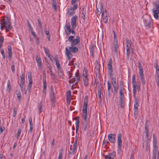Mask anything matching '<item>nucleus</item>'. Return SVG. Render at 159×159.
<instances>
[{
  "label": "nucleus",
  "instance_id": "obj_27",
  "mask_svg": "<svg viewBox=\"0 0 159 159\" xmlns=\"http://www.w3.org/2000/svg\"><path fill=\"white\" fill-rule=\"evenodd\" d=\"M107 91L108 92V96L110 97V90L111 88V85L109 81L107 82Z\"/></svg>",
  "mask_w": 159,
  "mask_h": 159
},
{
  "label": "nucleus",
  "instance_id": "obj_14",
  "mask_svg": "<svg viewBox=\"0 0 159 159\" xmlns=\"http://www.w3.org/2000/svg\"><path fill=\"white\" fill-rule=\"evenodd\" d=\"M65 50L66 55L68 58V60H70L72 57V54L71 53L70 50H69L67 48H66Z\"/></svg>",
  "mask_w": 159,
  "mask_h": 159
},
{
  "label": "nucleus",
  "instance_id": "obj_30",
  "mask_svg": "<svg viewBox=\"0 0 159 159\" xmlns=\"http://www.w3.org/2000/svg\"><path fill=\"white\" fill-rule=\"evenodd\" d=\"M86 14V9L84 7L82 8V17L84 20H85V15Z\"/></svg>",
  "mask_w": 159,
  "mask_h": 159
},
{
  "label": "nucleus",
  "instance_id": "obj_36",
  "mask_svg": "<svg viewBox=\"0 0 159 159\" xmlns=\"http://www.w3.org/2000/svg\"><path fill=\"white\" fill-rule=\"evenodd\" d=\"M43 48L46 55L48 56V58H50V53L49 52V51L45 47H43Z\"/></svg>",
  "mask_w": 159,
  "mask_h": 159
},
{
  "label": "nucleus",
  "instance_id": "obj_59",
  "mask_svg": "<svg viewBox=\"0 0 159 159\" xmlns=\"http://www.w3.org/2000/svg\"><path fill=\"white\" fill-rule=\"evenodd\" d=\"M1 53L2 56V57L4 59L5 58V55L4 53V50L3 49H2L1 50Z\"/></svg>",
  "mask_w": 159,
  "mask_h": 159
},
{
  "label": "nucleus",
  "instance_id": "obj_63",
  "mask_svg": "<svg viewBox=\"0 0 159 159\" xmlns=\"http://www.w3.org/2000/svg\"><path fill=\"white\" fill-rule=\"evenodd\" d=\"M143 72V69H139V75H144Z\"/></svg>",
  "mask_w": 159,
  "mask_h": 159
},
{
  "label": "nucleus",
  "instance_id": "obj_17",
  "mask_svg": "<svg viewBox=\"0 0 159 159\" xmlns=\"http://www.w3.org/2000/svg\"><path fill=\"white\" fill-rule=\"evenodd\" d=\"M36 60L37 61V65L39 69L41 70L42 68V61L40 58L39 57L37 56L36 58Z\"/></svg>",
  "mask_w": 159,
  "mask_h": 159
},
{
  "label": "nucleus",
  "instance_id": "obj_13",
  "mask_svg": "<svg viewBox=\"0 0 159 159\" xmlns=\"http://www.w3.org/2000/svg\"><path fill=\"white\" fill-rule=\"evenodd\" d=\"M80 38L79 35H77L75 39H74L72 43H71L72 46H74L77 45L80 42Z\"/></svg>",
  "mask_w": 159,
  "mask_h": 159
},
{
  "label": "nucleus",
  "instance_id": "obj_10",
  "mask_svg": "<svg viewBox=\"0 0 159 159\" xmlns=\"http://www.w3.org/2000/svg\"><path fill=\"white\" fill-rule=\"evenodd\" d=\"M116 134H110L108 135V140L112 143H114L116 142Z\"/></svg>",
  "mask_w": 159,
  "mask_h": 159
},
{
  "label": "nucleus",
  "instance_id": "obj_18",
  "mask_svg": "<svg viewBox=\"0 0 159 159\" xmlns=\"http://www.w3.org/2000/svg\"><path fill=\"white\" fill-rule=\"evenodd\" d=\"M113 50L114 51L115 53L116 54L117 53L118 50L119 48V45L118 44V41H115L113 43Z\"/></svg>",
  "mask_w": 159,
  "mask_h": 159
},
{
  "label": "nucleus",
  "instance_id": "obj_32",
  "mask_svg": "<svg viewBox=\"0 0 159 159\" xmlns=\"http://www.w3.org/2000/svg\"><path fill=\"white\" fill-rule=\"evenodd\" d=\"M88 126L87 121L84 122L82 125L83 129L84 131H86L87 130Z\"/></svg>",
  "mask_w": 159,
  "mask_h": 159
},
{
  "label": "nucleus",
  "instance_id": "obj_22",
  "mask_svg": "<svg viewBox=\"0 0 159 159\" xmlns=\"http://www.w3.org/2000/svg\"><path fill=\"white\" fill-rule=\"evenodd\" d=\"M8 57L10 59H11L12 57V50L11 47V45H9L8 46Z\"/></svg>",
  "mask_w": 159,
  "mask_h": 159
},
{
  "label": "nucleus",
  "instance_id": "obj_46",
  "mask_svg": "<svg viewBox=\"0 0 159 159\" xmlns=\"http://www.w3.org/2000/svg\"><path fill=\"white\" fill-rule=\"evenodd\" d=\"M43 93H44L45 94H46V89L47 87V83H45L44 81V83H43Z\"/></svg>",
  "mask_w": 159,
  "mask_h": 159
},
{
  "label": "nucleus",
  "instance_id": "obj_4",
  "mask_svg": "<svg viewBox=\"0 0 159 159\" xmlns=\"http://www.w3.org/2000/svg\"><path fill=\"white\" fill-rule=\"evenodd\" d=\"M73 7H71L68 8L67 9V14L69 16H71L73 15L75 12V10L77 9L78 7V4H75Z\"/></svg>",
  "mask_w": 159,
  "mask_h": 159
},
{
  "label": "nucleus",
  "instance_id": "obj_19",
  "mask_svg": "<svg viewBox=\"0 0 159 159\" xmlns=\"http://www.w3.org/2000/svg\"><path fill=\"white\" fill-rule=\"evenodd\" d=\"M83 80L84 86L85 87L87 86L89 84V80L88 77H86V75L83 77Z\"/></svg>",
  "mask_w": 159,
  "mask_h": 159
},
{
  "label": "nucleus",
  "instance_id": "obj_39",
  "mask_svg": "<svg viewBox=\"0 0 159 159\" xmlns=\"http://www.w3.org/2000/svg\"><path fill=\"white\" fill-rule=\"evenodd\" d=\"M155 10H157L159 11V1H156L155 2Z\"/></svg>",
  "mask_w": 159,
  "mask_h": 159
},
{
  "label": "nucleus",
  "instance_id": "obj_57",
  "mask_svg": "<svg viewBox=\"0 0 159 159\" xmlns=\"http://www.w3.org/2000/svg\"><path fill=\"white\" fill-rule=\"evenodd\" d=\"M25 84H20L19 85L20 87L21 90L23 92L24 89V85Z\"/></svg>",
  "mask_w": 159,
  "mask_h": 159
},
{
  "label": "nucleus",
  "instance_id": "obj_23",
  "mask_svg": "<svg viewBox=\"0 0 159 159\" xmlns=\"http://www.w3.org/2000/svg\"><path fill=\"white\" fill-rule=\"evenodd\" d=\"M96 8L98 14L99 15L101 13H102V12H104L105 11H104V10H103V7L102 4L100 5L99 8H97V7H96Z\"/></svg>",
  "mask_w": 159,
  "mask_h": 159
},
{
  "label": "nucleus",
  "instance_id": "obj_52",
  "mask_svg": "<svg viewBox=\"0 0 159 159\" xmlns=\"http://www.w3.org/2000/svg\"><path fill=\"white\" fill-rule=\"evenodd\" d=\"M27 25L30 31L33 30V29L32 26L30 25L29 20H27Z\"/></svg>",
  "mask_w": 159,
  "mask_h": 159
},
{
  "label": "nucleus",
  "instance_id": "obj_21",
  "mask_svg": "<svg viewBox=\"0 0 159 159\" xmlns=\"http://www.w3.org/2000/svg\"><path fill=\"white\" fill-rule=\"evenodd\" d=\"M125 90L123 87H121L119 90V94L120 95V98H124V96L123 94V91Z\"/></svg>",
  "mask_w": 159,
  "mask_h": 159
},
{
  "label": "nucleus",
  "instance_id": "obj_8",
  "mask_svg": "<svg viewBox=\"0 0 159 159\" xmlns=\"http://www.w3.org/2000/svg\"><path fill=\"white\" fill-rule=\"evenodd\" d=\"M144 24L146 28L147 29H149L151 25V21L150 18L143 19Z\"/></svg>",
  "mask_w": 159,
  "mask_h": 159
},
{
  "label": "nucleus",
  "instance_id": "obj_9",
  "mask_svg": "<svg viewBox=\"0 0 159 159\" xmlns=\"http://www.w3.org/2000/svg\"><path fill=\"white\" fill-rule=\"evenodd\" d=\"M95 67L96 68V75L97 77H99L100 75V64L96 61L95 63Z\"/></svg>",
  "mask_w": 159,
  "mask_h": 159
},
{
  "label": "nucleus",
  "instance_id": "obj_24",
  "mask_svg": "<svg viewBox=\"0 0 159 159\" xmlns=\"http://www.w3.org/2000/svg\"><path fill=\"white\" fill-rule=\"evenodd\" d=\"M73 46H71L69 47V48L70 50V51L73 53H75L77 52L78 50V48L76 47H73Z\"/></svg>",
  "mask_w": 159,
  "mask_h": 159
},
{
  "label": "nucleus",
  "instance_id": "obj_28",
  "mask_svg": "<svg viewBox=\"0 0 159 159\" xmlns=\"http://www.w3.org/2000/svg\"><path fill=\"white\" fill-rule=\"evenodd\" d=\"M11 90L10 87V81L8 80L7 82V85L6 87V90L7 91L10 92Z\"/></svg>",
  "mask_w": 159,
  "mask_h": 159
},
{
  "label": "nucleus",
  "instance_id": "obj_44",
  "mask_svg": "<svg viewBox=\"0 0 159 159\" xmlns=\"http://www.w3.org/2000/svg\"><path fill=\"white\" fill-rule=\"evenodd\" d=\"M94 50V47L93 45H92L89 48V52L91 54L92 56H93V52Z\"/></svg>",
  "mask_w": 159,
  "mask_h": 159
},
{
  "label": "nucleus",
  "instance_id": "obj_61",
  "mask_svg": "<svg viewBox=\"0 0 159 159\" xmlns=\"http://www.w3.org/2000/svg\"><path fill=\"white\" fill-rule=\"evenodd\" d=\"M77 147V146H75V145H73V148L72 150L71 151V153L72 154H74L75 152V149Z\"/></svg>",
  "mask_w": 159,
  "mask_h": 159
},
{
  "label": "nucleus",
  "instance_id": "obj_54",
  "mask_svg": "<svg viewBox=\"0 0 159 159\" xmlns=\"http://www.w3.org/2000/svg\"><path fill=\"white\" fill-rule=\"evenodd\" d=\"M50 95H51V97L53 98V97H55L54 91L53 89L52 88V87H51V88Z\"/></svg>",
  "mask_w": 159,
  "mask_h": 159
},
{
  "label": "nucleus",
  "instance_id": "obj_34",
  "mask_svg": "<svg viewBox=\"0 0 159 159\" xmlns=\"http://www.w3.org/2000/svg\"><path fill=\"white\" fill-rule=\"evenodd\" d=\"M63 154V149L61 148L59 151V152L57 159H62Z\"/></svg>",
  "mask_w": 159,
  "mask_h": 159
},
{
  "label": "nucleus",
  "instance_id": "obj_37",
  "mask_svg": "<svg viewBox=\"0 0 159 159\" xmlns=\"http://www.w3.org/2000/svg\"><path fill=\"white\" fill-rule=\"evenodd\" d=\"M126 47H131V40L128 39H126Z\"/></svg>",
  "mask_w": 159,
  "mask_h": 159
},
{
  "label": "nucleus",
  "instance_id": "obj_40",
  "mask_svg": "<svg viewBox=\"0 0 159 159\" xmlns=\"http://www.w3.org/2000/svg\"><path fill=\"white\" fill-rule=\"evenodd\" d=\"M140 80L143 85H145V81L144 75H140Z\"/></svg>",
  "mask_w": 159,
  "mask_h": 159
},
{
  "label": "nucleus",
  "instance_id": "obj_62",
  "mask_svg": "<svg viewBox=\"0 0 159 159\" xmlns=\"http://www.w3.org/2000/svg\"><path fill=\"white\" fill-rule=\"evenodd\" d=\"M113 35H114V42H115V41H118L117 39H116V33L114 31H113Z\"/></svg>",
  "mask_w": 159,
  "mask_h": 159
},
{
  "label": "nucleus",
  "instance_id": "obj_42",
  "mask_svg": "<svg viewBox=\"0 0 159 159\" xmlns=\"http://www.w3.org/2000/svg\"><path fill=\"white\" fill-rule=\"evenodd\" d=\"M58 71V74L59 76L61 77H62L63 75V71L61 69V68L58 69H57Z\"/></svg>",
  "mask_w": 159,
  "mask_h": 159
},
{
  "label": "nucleus",
  "instance_id": "obj_45",
  "mask_svg": "<svg viewBox=\"0 0 159 159\" xmlns=\"http://www.w3.org/2000/svg\"><path fill=\"white\" fill-rule=\"evenodd\" d=\"M42 103L41 102H40V104L38 106V108L39 110V113L40 114L41 112L43 111V109L42 107Z\"/></svg>",
  "mask_w": 159,
  "mask_h": 159
},
{
  "label": "nucleus",
  "instance_id": "obj_20",
  "mask_svg": "<svg viewBox=\"0 0 159 159\" xmlns=\"http://www.w3.org/2000/svg\"><path fill=\"white\" fill-rule=\"evenodd\" d=\"M54 60L56 63V66L57 69L61 68V66L59 63V61L58 60V57L57 56L55 57H54Z\"/></svg>",
  "mask_w": 159,
  "mask_h": 159
},
{
  "label": "nucleus",
  "instance_id": "obj_33",
  "mask_svg": "<svg viewBox=\"0 0 159 159\" xmlns=\"http://www.w3.org/2000/svg\"><path fill=\"white\" fill-rule=\"evenodd\" d=\"M145 131H144V133L146 134V137L147 138H148V125H145Z\"/></svg>",
  "mask_w": 159,
  "mask_h": 159
},
{
  "label": "nucleus",
  "instance_id": "obj_7",
  "mask_svg": "<svg viewBox=\"0 0 159 159\" xmlns=\"http://www.w3.org/2000/svg\"><path fill=\"white\" fill-rule=\"evenodd\" d=\"M28 78L29 83L28 84V91L30 92L31 90L32 84V77L31 73L30 72L28 74Z\"/></svg>",
  "mask_w": 159,
  "mask_h": 159
},
{
  "label": "nucleus",
  "instance_id": "obj_53",
  "mask_svg": "<svg viewBox=\"0 0 159 159\" xmlns=\"http://www.w3.org/2000/svg\"><path fill=\"white\" fill-rule=\"evenodd\" d=\"M87 72V70L84 69L83 72V76L84 77L86 75V77H88Z\"/></svg>",
  "mask_w": 159,
  "mask_h": 159
},
{
  "label": "nucleus",
  "instance_id": "obj_12",
  "mask_svg": "<svg viewBox=\"0 0 159 159\" xmlns=\"http://www.w3.org/2000/svg\"><path fill=\"white\" fill-rule=\"evenodd\" d=\"M107 13L106 10H105L104 12H102V15L103 21L105 23H106L107 22L108 18Z\"/></svg>",
  "mask_w": 159,
  "mask_h": 159
},
{
  "label": "nucleus",
  "instance_id": "obj_35",
  "mask_svg": "<svg viewBox=\"0 0 159 159\" xmlns=\"http://www.w3.org/2000/svg\"><path fill=\"white\" fill-rule=\"evenodd\" d=\"M16 94L18 99L19 100V101H20L21 100V97L20 91L19 90H17L16 91Z\"/></svg>",
  "mask_w": 159,
  "mask_h": 159
},
{
  "label": "nucleus",
  "instance_id": "obj_1",
  "mask_svg": "<svg viewBox=\"0 0 159 159\" xmlns=\"http://www.w3.org/2000/svg\"><path fill=\"white\" fill-rule=\"evenodd\" d=\"M112 61L111 58H110L108 61L107 65L108 72V75L110 78H111V84L113 86L117 85L116 84V78H112L113 75L112 68Z\"/></svg>",
  "mask_w": 159,
  "mask_h": 159
},
{
  "label": "nucleus",
  "instance_id": "obj_29",
  "mask_svg": "<svg viewBox=\"0 0 159 159\" xmlns=\"http://www.w3.org/2000/svg\"><path fill=\"white\" fill-rule=\"evenodd\" d=\"M155 80L157 85L159 86V73L155 74Z\"/></svg>",
  "mask_w": 159,
  "mask_h": 159
},
{
  "label": "nucleus",
  "instance_id": "obj_60",
  "mask_svg": "<svg viewBox=\"0 0 159 159\" xmlns=\"http://www.w3.org/2000/svg\"><path fill=\"white\" fill-rule=\"evenodd\" d=\"M21 132V130L20 129H19L18 131L17 132V137L18 138L20 135Z\"/></svg>",
  "mask_w": 159,
  "mask_h": 159
},
{
  "label": "nucleus",
  "instance_id": "obj_55",
  "mask_svg": "<svg viewBox=\"0 0 159 159\" xmlns=\"http://www.w3.org/2000/svg\"><path fill=\"white\" fill-rule=\"evenodd\" d=\"M113 87L114 90V93L116 94L118 92V89L117 87V85L113 86Z\"/></svg>",
  "mask_w": 159,
  "mask_h": 159
},
{
  "label": "nucleus",
  "instance_id": "obj_2",
  "mask_svg": "<svg viewBox=\"0 0 159 159\" xmlns=\"http://www.w3.org/2000/svg\"><path fill=\"white\" fill-rule=\"evenodd\" d=\"M76 16H73L71 18V24L72 27L71 28H70V24L69 23H66V29L69 32V33L67 34L68 35H70V33L72 34H75V32L74 30L76 26Z\"/></svg>",
  "mask_w": 159,
  "mask_h": 159
},
{
  "label": "nucleus",
  "instance_id": "obj_41",
  "mask_svg": "<svg viewBox=\"0 0 159 159\" xmlns=\"http://www.w3.org/2000/svg\"><path fill=\"white\" fill-rule=\"evenodd\" d=\"M126 55L128 59H129V56L130 55V47H126Z\"/></svg>",
  "mask_w": 159,
  "mask_h": 159
},
{
  "label": "nucleus",
  "instance_id": "obj_31",
  "mask_svg": "<svg viewBox=\"0 0 159 159\" xmlns=\"http://www.w3.org/2000/svg\"><path fill=\"white\" fill-rule=\"evenodd\" d=\"M124 98H120V106L121 108H124V107L125 103L124 102Z\"/></svg>",
  "mask_w": 159,
  "mask_h": 159
},
{
  "label": "nucleus",
  "instance_id": "obj_11",
  "mask_svg": "<svg viewBox=\"0 0 159 159\" xmlns=\"http://www.w3.org/2000/svg\"><path fill=\"white\" fill-rule=\"evenodd\" d=\"M153 146L154 153L156 152L157 150V141L155 137L154 136V134L153 135Z\"/></svg>",
  "mask_w": 159,
  "mask_h": 159
},
{
  "label": "nucleus",
  "instance_id": "obj_58",
  "mask_svg": "<svg viewBox=\"0 0 159 159\" xmlns=\"http://www.w3.org/2000/svg\"><path fill=\"white\" fill-rule=\"evenodd\" d=\"M74 36H70L69 37L68 40L69 42H71V43H72V42L74 39Z\"/></svg>",
  "mask_w": 159,
  "mask_h": 159
},
{
  "label": "nucleus",
  "instance_id": "obj_50",
  "mask_svg": "<svg viewBox=\"0 0 159 159\" xmlns=\"http://www.w3.org/2000/svg\"><path fill=\"white\" fill-rule=\"evenodd\" d=\"M139 106V104L136 103L134 104V111L135 112H137L138 111V109Z\"/></svg>",
  "mask_w": 159,
  "mask_h": 159
},
{
  "label": "nucleus",
  "instance_id": "obj_5",
  "mask_svg": "<svg viewBox=\"0 0 159 159\" xmlns=\"http://www.w3.org/2000/svg\"><path fill=\"white\" fill-rule=\"evenodd\" d=\"M122 137L121 134L119 133L118 135L117 140L118 151H120L121 149L122 146Z\"/></svg>",
  "mask_w": 159,
  "mask_h": 159
},
{
  "label": "nucleus",
  "instance_id": "obj_38",
  "mask_svg": "<svg viewBox=\"0 0 159 159\" xmlns=\"http://www.w3.org/2000/svg\"><path fill=\"white\" fill-rule=\"evenodd\" d=\"M154 66L156 68L155 74L159 73V67L157 62H155Z\"/></svg>",
  "mask_w": 159,
  "mask_h": 159
},
{
  "label": "nucleus",
  "instance_id": "obj_15",
  "mask_svg": "<svg viewBox=\"0 0 159 159\" xmlns=\"http://www.w3.org/2000/svg\"><path fill=\"white\" fill-rule=\"evenodd\" d=\"M79 116H77L75 118H73V119L74 120H76V122L75 123V127H76V133L77 134V131H78V130L79 128Z\"/></svg>",
  "mask_w": 159,
  "mask_h": 159
},
{
  "label": "nucleus",
  "instance_id": "obj_51",
  "mask_svg": "<svg viewBox=\"0 0 159 159\" xmlns=\"http://www.w3.org/2000/svg\"><path fill=\"white\" fill-rule=\"evenodd\" d=\"M13 117H15L16 116L17 114V110L16 108L14 107L13 108Z\"/></svg>",
  "mask_w": 159,
  "mask_h": 159
},
{
  "label": "nucleus",
  "instance_id": "obj_6",
  "mask_svg": "<svg viewBox=\"0 0 159 159\" xmlns=\"http://www.w3.org/2000/svg\"><path fill=\"white\" fill-rule=\"evenodd\" d=\"M1 25H3L4 28H7L8 27L11 26V23L8 19L6 20L5 19H2L0 22Z\"/></svg>",
  "mask_w": 159,
  "mask_h": 159
},
{
  "label": "nucleus",
  "instance_id": "obj_56",
  "mask_svg": "<svg viewBox=\"0 0 159 159\" xmlns=\"http://www.w3.org/2000/svg\"><path fill=\"white\" fill-rule=\"evenodd\" d=\"M43 75H44V77L43 78V83H44V81L45 83H46V73H45L44 71H43Z\"/></svg>",
  "mask_w": 159,
  "mask_h": 159
},
{
  "label": "nucleus",
  "instance_id": "obj_64",
  "mask_svg": "<svg viewBox=\"0 0 159 159\" xmlns=\"http://www.w3.org/2000/svg\"><path fill=\"white\" fill-rule=\"evenodd\" d=\"M20 84H25V78L20 77Z\"/></svg>",
  "mask_w": 159,
  "mask_h": 159
},
{
  "label": "nucleus",
  "instance_id": "obj_43",
  "mask_svg": "<svg viewBox=\"0 0 159 159\" xmlns=\"http://www.w3.org/2000/svg\"><path fill=\"white\" fill-rule=\"evenodd\" d=\"M88 104H84L83 107V113L87 112Z\"/></svg>",
  "mask_w": 159,
  "mask_h": 159
},
{
  "label": "nucleus",
  "instance_id": "obj_26",
  "mask_svg": "<svg viewBox=\"0 0 159 159\" xmlns=\"http://www.w3.org/2000/svg\"><path fill=\"white\" fill-rule=\"evenodd\" d=\"M153 11L154 18L156 19H158L159 18L158 14H159V11L157 10H155L154 9H153Z\"/></svg>",
  "mask_w": 159,
  "mask_h": 159
},
{
  "label": "nucleus",
  "instance_id": "obj_16",
  "mask_svg": "<svg viewBox=\"0 0 159 159\" xmlns=\"http://www.w3.org/2000/svg\"><path fill=\"white\" fill-rule=\"evenodd\" d=\"M116 156V152L113 151L112 152L109 153L107 156L105 157H107L108 159H113Z\"/></svg>",
  "mask_w": 159,
  "mask_h": 159
},
{
  "label": "nucleus",
  "instance_id": "obj_3",
  "mask_svg": "<svg viewBox=\"0 0 159 159\" xmlns=\"http://www.w3.org/2000/svg\"><path fill=\"white\" fill-rule=\"evenodd\" d=\"M132 84L133 87V93L134 97L135 96L137 90L138 91H139L140 90L141 88L140 86V84L139 83L137 84L135 81V75L134 74L132 77Z\"/></svg>",
  "mask_w": 159,
  "mask_h": 159
},
{
  "label": "nucleus",
  "instance_id": "obj_48",
  "mask_svg": "<svg viewBox=\"0 0 159 159\" xmlns=\"http://www.w3.org/2000/svg\"><path fill=\"white\" fill-rule=\"evenodd\" d=\"M88 96H86L84 98V104H88Z\"/></svg>",
  "mask_w": 159,
  "mask_h": 159
},
{
  "label": "nucleus",
  "instance_id": "obj_47",
  "mask_svg": "<svg viewBox=\"0 0 159 159\" xmlns=\"http://www.w3.org/2000/svg\"><path fill=\"white\" fill-rule=\"evenodd\" d=\"M98 98H99L100 101H101L102 100V98L101 96V90L100 89H98Z\"/></svg>",
  "mask_w": 159,
  "mask_h": 159
},
{
  "label": "nucleus",
  "instance_id": "obj_49",
  "mask_svg": "<svg viewBox=\"0 0 159 159\" xmlns=\"http://www.w3.org/2000/svg\"><path fill=\"white\" fill-rule=\"evenodd\" d=\"M84 114H83L82 116V118L84 120V122L87 121V112L86 113H84Z\"/></svg>",
  "mask_w": 159,
  "mask_h": 159
},
{
  "label": "nucleus",
  "instance_id": "obj_25",
  "mask_svg": "<svg viewBox=\"0 0 159 159\" xmlns=\"http://www.w3.org/2000/svg\"><path fill=\"white\" fill-rule=\"evenodd\" d=\"M75 75L76 78V81L74 82V84L76 85L80 81V76H79V73L77 72L75 73Z\"/></svg>",
  "mask_w": 159,
  "mask_h": 159
}]
</instances>
